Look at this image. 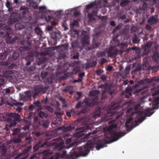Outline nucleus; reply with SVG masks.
Here are the masks:
<instances>
[{
	"label": "nucleus",
	"instance_id": "nucleus-1",
	"mask_svg": "<svg viewBox=\"0 0 159 159\" xmlns=\"http://www.w3.org/2000/svg\"><path fill=\"white\" fill-rule=\"evenodd\" d=\"M125 134L122 132H117L116 131H111L110 133L111 138L112 139L110 140L105 138L103 139L98 140L96 143V149L98 150L100 148L105 147L107 144H109L115 141L123 136Z\"/></svg>",
	"mask_w": 159,
	"mask_h": 159
},
{
	"label": "nucleus",
	"instance_id": "nucleus-2",
	"mask_svg": "<svg viewBox=\"0 0 159 159\" xmlns=\"http://www.w3.org/2000/svg\"><path fill=\"white\" fill-rule=\"evenodd\" d=\"M93 147V145L92 143H87L83 146L79 147L77 150L80 156H86L89 152V149H92Z\"/></svg>",
	"mask_w": 159,
	"mask_h": 159
},
{
	"label": "nucleus",
	"instance_id": "nucleus-3",
	"mask_svg": "<svg viewBox=\"0 0 159 159\" xmlns=\"http://www.w3.org/2000/svg\"><path fill=\"white\" fill-rule=\"evenodd\" d=\"M8 117L7 118V120L10 122V126H13L16 125V121H20V116L18 114L14 113H9L7 114Z\"/></svg>",
	"mask_w": 159,
	"mask_h": 159
},
{
	"label": "nucleus",
	"instance_id": "nucleus-4",
	"mask_svg": "<svg viewBox=\"0 0 159 159\" xmlns=\"http://www.w3.org/2000/svg\"><path fill=\"white\" fill-rule=\"evenodd\" d=\"M120 106L118 104H115L113 105L110 109L109 111L107 114L105 115V117H108L109 116H116V118L118 119L122 115L120 114L117 115L118 112L117 111Z\"/></svg>",
	"mask_w": 159,
	"mask_h": 159
},
{
	"label": "nucleus",
	"instance_id": "nucleus-5",
	"mask_svg": "<svg viewBox=\"0 0 159 159\" xmlns=\"http://www.w3.org/2000/svg\"><path fill=\"white\" fill-rule=\"evenodd\" d=\"M87 10L92 9V11L88 14V17L91 18L92 17L96 16L98 11V6L95 2H93L87 5L86 7Z\"/></svg>",
	"mask_w": 159,
	"mask_h": 159
},
{
	"label": "nucleus",
	"instance_id": "nucleus-6",
	"mask_svg": "<svg viewBox=\"0 0 159 159\" xmlns=\"http://www.w3.org/2000/svg\"><path fill=\"white\" fill-rule=\"evenodd\" d=\"M6 33L5 36L7 37L6 38V42L7 43H14L16 42V39L15 38L11 39V36L10 35L12 34L13 31L11 28L7 27L5 29Z\"/></svg>",
	"mask_w": 159,
	"mask_h": 159
},
{
	"label": "nucleus",
	"instance_id": "nucleus-7",
	"mask_svg": "<svg viewBox=\"0 0 159 159\" xmlns=\"http://www.w3.org/2000/svg\"><path fill=\"white\" fill-rule=\"evenodd\" d=\"M151 109L150 108H148L145 111H139L138 112V114L140 116H141L139 121L142 122L143 121L147 116H150L152 114L153 112H150Z\"/></svg>",
	"mask_w": 159,
	"mask_h": 159
},
{
	"label": "nucleus",
	"instance_id": "nucleus-8",
	"mask_svg": "<svg viewBox=\"0 0 159 159\" xmlns=\"http://www.w3.org/2000/svg\"><path fill=\"white\" fill-rule=\"evenodd\" d=\"M27 41H25L24 40H21L20 41V44L23 46V50L25 51H28L30 49V46L31 45V42L29 41V39L30 38V36L27 37Z\"/></svg>",
	"mask_w": 159,
	"mask_h": 159
},
{
	"label": "nucleus",
	"instance_id": "nucleus-9",
	"mask_svg": "<svg viewBox=\"0 0 159 159\" xmlns=\"http://www.w3.org/2000/svg\"><path fill=\"white\" fill-rule=\"evenodd\" d=\"M74 138L71 137L67 139L66 140V143L69 144L70 143V144L68 146L66 147V148L68 149L73 146H77L80 143L77 140H75Z\"/></svg>",
	"mask_w": 159,
	"mask_h": 159
},
{
	"label": "nucleus",
	"instance_id": "nucleus-10",
	"mask_svg": "<svg viewBox=\"0 0 159 159\" xmlns=\"http://www.w3.org/2000/svg\"><path fill=\"white\" fill-rule=\"evenodd\" d=\"M136 120H133L132 118L128 119L125 123V127L127 128H134L137 126Z\"/></svg>",
	"mask_w": 159,
	"mask_h": 159
},
{
	"label": "nucleus",
	"instance_id": "nucleus-11",
	"mask_svg": "<svg viewBox=\"0 0 159 159\" xmlns=\"http://www.w3.org/2000/svg\"><path fill=\"white\" fill-rule=\"evenodd\" d=\"M78 151L77 149H73L70 152L69 154L68 155V157L70 159H75L80 156L79 152H78Z\"/></svg>",
	"mask_w": 159,
	"mask_h": 159
},
{
	"label": "nucleus",
	"instance_id": "nucleus-12",
	"mask_svg": "<svg viewBox=\"0 0 159 159\" xmlns=\"http://www.w3.org/2000/svg\"><path fill=\"white\" fill-rule=\"evenodd\" d=\"M50 124L49 121L47 119H41L39 121L38 126H41L45 128H48Z\"/></svg>",
	"mask_w": 159,
	"mask_h": 159
},
{
	"label": "nucleus",
	"instance_id": "nucleus-13",
	"mask_svg": "<svg viewBox=\"0 0 159 159\" xmlns=\"http://www.w3.org/2000/svg\"><path fill=\"white\" fill-rule=\"evenodd\" d=\"M96 98L92 99L91 98L86 99H85V105L88 106L92 107L94 105L96 102Z\"/></svg>",
	"mask_w": 159,
	"mask_h": 159
},
{
	"label": "nucleus",
	"instance_id": "nucleus-14",
	"mask_svg": "<svg viewBox=\"0 0 159 159\" xmlns=\"http://www.w3.org/2000/svg\"><path fill=\"white\" fill-rule=\"evenodd\" d=\"M16 14V13L15 12H12L11 14L8 21V23L9 25H12L16 21L17 19L15 17Z\"/></svg>",
	"mask_w": 159,
	"mask_h": 159
},
{
	"label": "nucleus",
	"instance_id": "nucleus-15",
	"mask_svg": "<svg viewBox=\"0 0 159 159\" xmlns=\"http://www.w3.org/2000/svg\"><path fill=\"white\" fill-rule=\"evenodd\" d=\"M84 134V127L80 128V131L74 134L73 135V137L75 138L76 140L80 137H82Z\"/></svg>",
	"mask_w": 159,
	"mask_h": 159
},
{
	"label": "nucleus",
	"instance_id": "nucleus-16",
	"mask_svg": "<svg viewBox=\"0 0 159 159\" xmlns=\"http://www.w3.org/2000/svg\"><path fill=\"white\" fill-rule=\"evenodd\" d=\"M81 42L83 46H85L89 43V37L88 35H85L82 37L81 39Z\"/></svg>",
	"mask_w": 159,
	"mask_h": 159
},
{
	"label": "nucleus",
	"instance_id": "nucleus-17",
	"mask_svg": "<svg viewBox=\"0 0 159 159\" xmlns=\"http://www.w3.org/2000/svg\"><path fill=\"white\" fill-rule=\"evenodd\" d=\"M20 10H21V13H22L23 16L27 18V16L29 14V9L25 7L22 6L20 7Z\"/></svg>",
	"mask_w": 159,
	"mask_h": 159
},
{
	"label": "nucleus",
	"instance_id": "nucleus-18",
	"mask_svg": "<svg viewBox=\"0 0 159 159\" xmlns=\"http://www.w3.org/2000/svg\"><path fill=\"white\" fill-rule=\"evenodd\" d=\"M25 95H22V99L24 101L28 100L32 96V93L30 91H27L25 92Z\"/></svg>",
	"mask_w": 159,
	"mask_h": 159
},
{
	"label": "nucleus",
	"instance_id": "nucleus-19",
	"mask_svg": "<svg viewBox=\"0 0 159 159\" xmlns=\"http://www.w3.org/2000/svg\"><path fill=\"white\" fill-rule=\"evenodd\" d=\"M46 145V142L43 143L42 141H39L38 143L36 144L33 147L34 151L38 150L40 148L44 147Z\"/></svg>",
	"mask_w": 159,
	"mask_h": 159
},
{
	"label": "nucleus",
	"instance_id": "nucleus-20",
	"mask_svg": "<svg viewBox=\"0 0 159 159\" xmlns=\"http://www.w3.org/2000/svg\"><path fill=\"white\" fill-rule=\"evenodd\" d=\"M34 91L39 93H45L46 92V89L40 85L34 87Z\"/></svg>",
	"mask_w": 159,
	"mask_h": 159
},
{
	"label": "nucleus",
	"instance_id": "nucleus-21",
	"mask_svg": "<svg viewBox=\"0 0 159 159\" xmlns=\"http://www.w3.org/2000/svg\"><path fill=\"white\" fill-rule=\"evenodd\" d=\"M50 36L51 38L53 39H59L61 37L60 34L56 32H52L50 34Z\"/></svg>",
	"mask_w": 159,
	"mask_h": 159
},
{
	"label": "nucleus",
	"instance_id": "nucleus-22",
	"mask_svg": "<svg viewBox=\"0 0 159 159\" xmlns=\"http://www.w3.org/2000/svg\"><path fill=\"white\" fill-rule=\"evenodd\" d=\"M97 64V62L96 61H92L91 62H88L86 64V69H88L90 68H92L96 66Z\"/></svg>",
	"mask_w": 159,
	"mask_h": 159
},
{
	"label": "nucleus",
	"instance_id": "nucleus-23",
	"mask_svg": "<svg viewBox=\"0 0 159 159\" xmlns=\"http://www.w3.org/2000/svg\"><path fill=\"white\" fill-rule=\"evenodd\" d=\"M101 108L100 107H98L94 110L93 115L95 117L97 118L100 116Z\"/></svg>",
	"mask_w": 159,
	"mask_h": 159
},
{
	"label": "nucleus",
	"instance_id": "nucleus-24",
	"mask_svg": "<svg viewBox=\"0 0 159 159\" xmlns=\"http://www.w3.org/2000/svg\"><path fill=\"white\" fill-rule=\"evenodd\" d=\"M157 22V19L154 16H152L150 18L148 21V23L151 25H153Z\"/></svg>",
	"mask_w": 159,
	"mask_h": 159
},
{
	"label": "nucleus",
	"instance_id": "nucleus-25",
	"mask_svg": "<svg viewBox=\"0 0 159 159\" xmlns=\"http://www.w3.org/2000/svg\"><path fill=\"white\" fill-rule=\"evenodd\" d=\"M153 81H159L158 79L156 77H154L151 79H144V82L145 83H150L152 82Z\"/></svg>",
	"mask_w": 159,
	"mask_h": 159
},
{
	"label": "nucleus",
	"instance_id": "nucleus-26",
	"mask_svg": "<svg viewBox=\"0 0 159 159\" xmlns=\"http://www.w3.org/2000/svg\"><path fill=\"white\" fill-rule=\"evenodd\" d=\"M26 143L24 144V146L26 147L27 146V144H30L31 142L32 141V138L31 137H26L25 139Z\"/></svg>",
	"mask_w": 159,
	"mask_h": 159
},
{
	"label": "nucleus",
	"instance_id": "nucleus-27",
	"mask_svg": "<svg viewBox=\"0 0 159 159\" xmlns=\"http://www.w3.org/2000/svg\"><path fill=\"white\" fill-rule=\"evenodd\" d=\"M26 147V148L22 151L21 153L22 154L24 155L27 154L32 148V146L31 145L27 146Z\"/></svg>",
	"mask_w": 159,
	"mask_h": 159
},
{
	"label": "nucleus",
	"instance_id": "nucleus-28",
	"mask_svg": "<svg viewBox=\"0 0 159 159\" xmlns=\"http://www.w3.org/2000/svg\"><path fill=\"white\" fill-rule=\"evenodd\" d=\"M123 52V51H120L118 49L115 50L112 52V53L111 55V57L115 56H116L119 54H122Z\"/></svg>",
	"mask_w": 159,
	"mask_h": 159
},
{
	"label": "nucleus",
	"instance_id": "nucleus-29",
	"mask_svg": "<svg viewBox=\"0 0 159 159\" xmlns=\"http://www.w3.org/2000/svg\"><path fill=\"white\" fill-rule=\"evenodd\" d=\"M151 46V44L150 43H147L144 45V46L142 48L144 51L148 52L149 51Z\"/></svg>",
	"mask_w": 159,
	"mask_h": 159
},
{
	"label": "nucleus",
	"instance_id": "nucleus-30",
	"mask_svg": "<svg viewBox=\"0 0 159 159\" xmlns=\"http://www.w3.org/2000/svg\"><path fill=\"white\" fill-rule=\"evenodd\" d=\"M15 28L18 30L22 29L25 28V26L21 23L17 22L15 25Z\"/></svg>",
	"mask_w": 159,
	"mask_h": 159
},
{
	"label": "nucleus",
	"instance_id": "nucleus-31",
	"mask_svg": "<svg viewBox=\"0 0 159 159\" xmlns=\"http://www.w3.org/2000/svg\"><path fill=\"white\" fill-rule=\"evenodd\" d=\"M8 52L7 51H5L2 53H0V59L2 60L6 59L7 57Z\"/></svg>",
	"mask_w": 159,
	"mask_h": 159
},
{
	"label": "nucleus",
	"instance_id": "nucleus-32",
	"mask_svg": "<svg viewBox=\"0 0 159 159\" xmlns=\"http://www.w3.org/2000/svg\"><path fill=\"white\" fill-rule=\"evenodd\" d=\"M35 31L37 34V35H39L41 36L43 34V32L41 31L40 28L39 26L36 27L35 29Z\"/></svg>",
	"mask_w": 159,
	"mask_h": 159
},
{
	"label": "nucleus",
	"instance_id": "nucleus-33",
	"mask_svg": "<svg viewBox=\"0 0 159 159\" xmlns=\"http://www.w3.org/2000/svg\"><path fill=\"white\" fill-rule=\"evenodd\" d=\"M27 2H30V6H32L34 8L37 9L38 8V4L34 2L31 1L30 0H27Z\"/></svg>",
	"mask_w": 159,
	"mask_h": 159
},
{
	"label": "nucleus",
	"instance_id": "nucleus-34",
	"mask_svg": "<svg viewBox=\"0 0 159 159\" xmlns=\"http://www.w3.org/2000/svg\"><path fill=\"white\" fill-rule=\"evenodd\" d=\"M133 89L130 87H127L125 89V93L129 94L130 95H132Z\"/></svg>",
	"mask_w": 159,
	"mask_h": 159
},
{
	"label": "nucleus",
	"instance_id": "nucleus-35",
	"mask_svg": "<svg viewBox=\"0 0 159 159\" xmlns=\"http://www.w3.org/2000/svg\"><path fill=\"white\" fill-rule=\"evenodd\" d=\"M85 100H84L82 102H79L75 106V107L76 108H79L80 107H83L87 105H85Z\"/></svg>",
	"mask_w": 159,
	"mask_h": 159
},
{
	"label": "nucleus",
	"instance_id": "nucleus-36",
	"mask_svg": "<svg viewBox=\"0 0 159 159\" xmlns=\"http://www.w3.org/2000/svg\"><path fill=\"white\" fill-rule=\"evenodd\" d=\"M10 64L9 61H2L0 63V66L2 67H6L7 66Z\"/></svg>",
	"mask_w": 159,
	"mask_h": 159
},
{
	"label": "nucleus",
	"instance_id": "nucleus-37",
	"mask_svg": "<svg viewBox=\"0 0 159 159\" xmlns=\"http://www.w3.org/2000/svg\"><path fill=\"white\" fill-rule=\"evenodd\" d=\"M19 54L18 53L16 52H14L11 56V58L13 59L14 60H15L16 59H17V58L19 57Z\"/></svg>",
	"mask_w": 159,
	"mask_h": 159
},
{
	"label": "nucleus",
	"instance_id": "nucleus-38",
	"mask_svg": "<svg viewBox=\"0 0 159 159\" xmlns=\"http://www.w3.org/2000/svg\"><path fill=\"white\" fill-rule=\"evenodd\" d=\"M127 46V44L126 43H121L119 45V47L121 49L120 50H119L120 51H123V52L125 51V48Z\"/></svg>",
	"mask_w": 159,
	"mask_h": 159
},
{
	"label": "nucleus",
	"instance_id": "nucleus-39",
	"mask_svg": "<svg viewBox=\"0 0 159 159\" xmlns=\"http://www.w3.org/2000/svg\"><path fill=\"white\" fill-rule=\"evenodd\" d=\"M106 55L105 52H99L97 54V56L98 58H100L101 57L105 56Z\"/></svg>",
	"mask_w": 159,
	"mask_h": 159
},
{
	"label": "nucleus",
	"instance_id": "nucleus-40",
	"mask_svg": "<svg viewBox=\"0 0 159 159\" xmlns=\"http://www.w3.org/2000/svg\"><path fill=\"white\" fill-rule=\"evenodd\" d=\"M56 148L59 150H61L63 148V143L60 142L56 145Z\"/></svg>",
	"mask_w": 159,
	"mask_h": 159
},
{
	"label": "nucleus",
	"instance_id": "nucleus-41",
	"mask_svg": "<svg viewBox=\"0 0 159 159\" xmlns=\"http://www.w3.org/2000/svg\"><path fill=\"white\" fill-rule=\"evenodd\" d=\"M132 41L133 43L134 44L137 43L139 42V40L136 35H135L134 37L132 39Z\"/></svg>",
	"mask_w": 159,
	"mask_h": 159
},
{
	"label": "nucleus",
	"instance_id": "nucleus-42",
	"mask_svg": "<svg viewBox=\"0 0 159 159\" xmlns=\"http://www.w3.org/2000/svg\"><path fill=\"white\" fill-rule=\"evenodd\" d=\"M121 28V25L120 24H119L117 26L115 27L113 30V33L114 34L118 30H119Z\"/></svg>",
	"mask_w": 159,
	"mask_h": 159
},
{
	"label": "nucleus",
	"instance_id": "nucleus-43",
	"mask_svg": "<svg viewBox=\"0 0 159 159\" xmlns=\"http://www.w3.org/2000/svg\"><path fill=\"white\" fill-rule=\"evenodd\" d=\"M0 151L3 153L6 152V148L4 145L0 146Z\"/></svg>",
	"mask_w": 159,
	"mask_h": 159
},
{
	"label": "nucleus",
	"instance_id": "nucleus-44",
	"mask_svg": "<svg viewBox=\"0 0 159 159\" xmlns=\"http://www.w3.org/2000/svg\"><path fill=\"white\" fill-rule=\"evenodd\" d=\"M59 156L63 158L66 157L67 156V155L66 154V151L64 150H63L62 152L60 154Z\"/></svg>",
	"mask_w": 159,
	"mask_h": 159
},
{
	"label": "nucleus",
	"instance_id": "nucleus-45",
	"mask_svg": "<svg viewBox=\"0 0 159 159\" xmlns=\"http://www.w3.org/2000/svg\"><path fill=\"white\" fill-rule=\"evenodd\" d=\"M128 0H124L123 1L120 3V5L122 7H124L128 3Z\"/></svg>",
	"mask_w": 159,
	"mask_h": 159
},
{
	"label": "nucleus",
	"instance_id": "nucleus-46",
	"mask_svg": "<svg viewBox=\"0 0 159 159\" xmlns=\"http://www.w3.org/2000/svg\"><path fill=\"white\" fill-rule=\"evenodd\" d=\"M48 72L43 71L41 72V76L42 79H43L45 77L48 75Z\"/></svg>",
	"mask_w": 159,
	"mask_h": 159
},
{
	"label": "nucleus",
	"instance_id": "nucleus-47",
	"mask_svg": "<svg viewBox=\"0 0 159 159\" xmlns=\"http://www.w3.org/2000/svg\"><path fill=\"white\" fill-rule=\"evenodd\" d=\"M103 71L102 69H99V70H96L95 71V72L97 75L98 76H99L102 73Z\"/></svg>",
	"mask_w": 159,
	"mask_h": 159
},
{
	"label": "nucleus",
	"instance_id": "nucleus-48",
	"mask_svg": "<svg viewBox=\"0 0 159 159\" xmlns=\"http://www.w3.org/2000/svg\"><path fill=\"white\" fill-rule=\"evenodd\" d=\"M107 62V59L105 58H102L100 59V64L101 65H102Z\"/></svg>",
	"mask_w": 159,
	"mask_h": 159
},
{
	"label": "nucleus",
	"instance_id": "nucleus-49",
	"mask_svg": "<svg viewBox=\"0 0 159 159\" xmlns=\"http://www.w3.org/2000/svg\"><path fill=\"white\" fill-rule=\"evenodd\" d=\"M45 109L48 110L50 112H52L53 111V109L52 108L48 106H45Z\"/></svg>",
	"mask_w": 159,
	"mask_h": 159
},
{
	"label": "nucleus",
	"instance_id": "nucleus-50",
	"mask_svg": "<svg viewBox=\"0 0 159 159\" xmlns=\"http://www.w3.org/2000/svg\"><path fill=\"white\" fill-rule=\"evenodd\" d=\"M80 14V11L77 9H75L73 11V14L75 16H78Z\"/></svg>",
	"mask_w": 159,
	"mask_h": 159
},
{
	"label": "nucleus",
	"instance_id": "nucleus-51",
	"mask_svg": "<svg viewBox=\"0 0 159 159\" xmlns=\"http://www.w3.org/2000/svg\"><path fill=\"white\" fill-rule=\"evenodd\" d=\"M33 104L35 105L36 107L37 106L39 108H40L41 107L40 102L39 101L34 102Z\"/></svg>",
	"mask_w": 159,
	"mask_h": 159
},
{
	"label": "nucleus",
	"instance_id": "nucleus-52",
	"mask_svg": "<svg viewBox=\"0 0 159 159\" xmlns=\"http://www.w3.org/2000/svg\"><path fill=\"white\" fill-rule=\"evenodd\" d=\"M20 131V129L18 128H14L13 129V133L12 135H14L16 134L18 132Z\"/></svg>",
	"mask_w": 159,
	"mask_h": 159
},
{
	"label": "nucleus",
	"instance_id": "nucleus-53",
	"mask_svg": "<svg viewBox=\"0 0 159 159\" xmlns=\"http://www.w3.org/2000/svg\"><path fill=\"white\" fill-rule=\"evenodd\" d=\"M112 48L111 47L107 51V53L109 55L110 57H111V55L112 53Z\"/></svg>",
	"mask_w": 159,
	"mask_h": 159
},
{
	"label": "nucleus",
	"instance_id": "nucleus-54",
	"mask_svg": "<svg viewBox=\"0 0 159 159\" xmlns=\"http://www.w3.org/2000/svg\"><path fill=\"white\" fill-rule=\"evenodd\" d=\"M7 27V25L5 24H0V29L4 30H5V29Z\"/></svg>",
	"mask_w": 159,
	"mask_h": 159
},
{
	"label": "nucleus",
	"instance_id": "nucleus-55",
	"mask_svg": "<svg viewBox=\"0 0 159 159\" xmlns=\"http://www.w3.org/2000/svg\"><path fill=\"white\" fill-rule=\"evenodd\" d=\"M36 106L33 105H30L29 107L28 110L32 111L34 109H36Z\"/></svg>",
	"mask_w": 159,
	"mask_h": 159
},
{
	"label": "nucleus",
	"instance_id": "nucleus-56",
	"mask_svg": "<svg viewBox=\"0 0 159 159\" xmlns=\"http://www.w3.org/2000/svg\"><path fill=\"white\" fill-rule=\"evenodd\" d=\"M39 117L41 118H43L44 117L45 114L43 111H41L39 113Z\"/></svg>",
	"mask_w": 159,
	"mask_h": 159
},
{
	"label": "nucleus",
	"instance_id": "nucleus-57",
	"mask_svg": "<svg viewBox=\"0 0 159 159\" xmlns=\"http://www.w3.org/2000/svg\"><path fill=\"white\" fill-rule=\"evenodd\" d=\"M21 141V140L19 138L14 139L13 140V142L15 143H18L20 142Z\"/></svg>",
	"mask_w": 159,
	"mask_h": 159
},
{
	"label": "nucleus",
	"instance_id": "nucleus-58",
	"mask_svg": "<svg viewBox=\"0 0 159 159\" xmlns=\"http://www.w3.org/2000/svg\"><path fill=\"white\" fill-rule=\"evenodd\" d=\"M74 129V127L71 126H69L65 128V130L67 131H70L73 129Z\"/></svg>",
	"mask_w": 159,
	"mask_h": 159
},
{
	"label": "nucleus",
	"instance_id": "nucleus-59",
	"mask_svg": "<svg viewBox=\"0 0 159 159\" xmlns=\"http://www.w3.org/2000/svg\"><path fill=\"white\" fill-rule=\"evenodd\" d=\"M39 120H41L40 119H38V118L37 117L35 116L34 119V121L35 123L39 125Z\"/></svg>",
	"mask_w": 159,
	"mask_h": 159
},
{
	"label": "nucleus",
	"instance_id": "nucleus-60",
	"mask_svg": "<svg viewBox=\"0 0 159 159\" xmlns=\"http://www.w3.org/2000/svg\"><path fill=\"white\" fill-rule=\"evenodd\" d=\"M98 19L102 21H104L106 20V17L105 16H99Z\"/></svg>",
	"mask_w": 159,
	"mask_h": 159
},
{
	"label": "nucleus",
	"instance_id": "nucleus-61",
	"mask_svg": "<svg viewBox=\"0 0 159 159\" xmlns=\"http://www.w3.org/2000/svg\"><path fill=\"white\" fill-rule=\"evenodd\" d=\"M30 126L28 125H25L22 128V129L25 131L29 130Z\"/></svg>",
	"mask_w": 159,
	"mask_h": 159
},
{
	"label": "nucleus",
	"instance_id": "nucleus-62",
	"mask_svg": "<svg viewBox=\"0 0 159 159\" xmlns=\"http://www.w3.org/2000/svg\"><path fill=\"white\" fill-rule=\"evenodd\" d=\"M130 104V102L129 101H128L126 102L123 105V106L125 107H129V105Z\"/></svg>",
	"mask_w": 159,
	"mask_h": 159
},
{
	"label": "nucleus",
	"instance_id": "nucleus-63",
	"mask_svg": "<svg viewBox=\"0 0 159 159\" xmlns=\"http://www.w3.org/2000/svg\"><path fill=\"white\" fill-rule=\"evenodd\" d=\"M117 126V125L116 124H113L111 125H110L109 127L110 129H113L116 128Z\"/></svg>",
	"mask_w": 159,
	"mask_h": 159
},
{
	"label": "nucleus",
	"instance_id": "nucleus-64",
	"mask_svg": "<svg viewBox=\"0 0 159 159\" xmlns=\"http://www.w3.org/2000/svg\"><path fill=\"white\" fill-rule=\"evenodd\" d=\"M48 100V98L46 97L44 99L42 100L41 102L43 104H47Z\"/></svg>",
	"mask_w": 159,
	"mask_h": 159
}]
</instances>
